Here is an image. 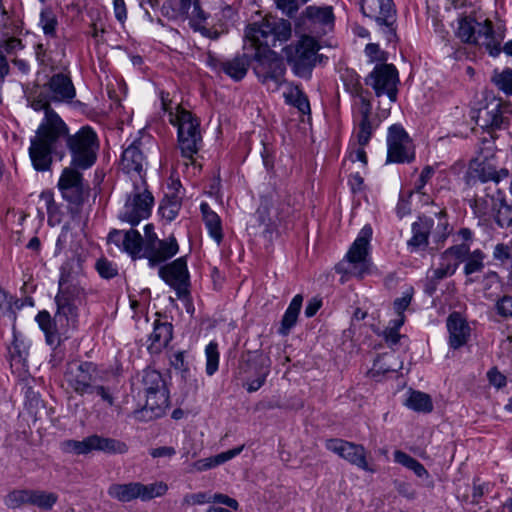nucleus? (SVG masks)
<instances>
[{
	"mask_svg": "<svg viewBox=\"0 0 512 512\" xmlns=\"http://www.w3.org/2000/svg\"><path fill=\"white\" fill-rule=\"evenodd\" d=\"M206 355V373L209 376L215 374L219 365V352L216 342H210L205 348Z\"/></svg>",
	"mask_w": 512,
	"mask_h": 512,
	"instance_id": "c03bdc74",
	"label": "nucleus"
},
{
	"mask_svg": "<svg viewBox=\"0 0 512 512\" xmlns=\"http://www.w3.org/2000/svg\"><path fill=\"white\" fill-rule=\"evenodd\" d=\"M50 96L42 93L31 101L35 111L44 110L45 117L39 125L36 135L31 139L29 155L34 168L46 171L50 168L52 157L64 158V151L59 148L60 137L68 131V126L61 117L50 108Z\"/></svg>",
	"mask_w": 512,
	"mask_h": 512,
	"instance_id": "f03ea898",
	"label": "nucleus"
},
{
	"mask_svg": "<svg viewBox=\"0 0 512 512\" xmlns=\"http://www.w3.org/2000/svg\"><path fill=\"white\" fill-rule=\"evenodd\" d=\"M449 345L453 349L464 346L470 337V327L459 313H452L447 319Z\"/></svg>",
	"mask_w": 512,
	"mask_h": 512,
	"instance_id": "b1692460",
	"label": "nucleus"
},
{
	"mask_svg": "<svg viewBox=\"0 0 512 512\" xmlns=\"http://www.w3.org/2000/svg\"><path fill=\"white\" fill-rule=\"evenodd\" d=\"M353 93L355 92L359 98V112L361 114L360 120H370V114L372 110V106L370 101L360 92L358 81L353 84Z\"/></svg>",
	"mask_w": 512,
	"mask_h": 512,
	"instance_id": "603ef678",
	"label": "nucleus"
},
{
	"mask_svg": "<svg viewBox=\"0 0 512 512\" xmlns=\"http://www.w3.org/2000/svg\"><path fill=\"white\" fill-rule=\"evenodd\" d=\"M472 118L483 129H500L504 123L501 100L495 98L490 100L485 106L478 109Z\"/></svg>",
	"mask_w": 512,
	"mask_h": 512,
	"instance_id": "aec40b11",
	"label": "nucleus"
},
{
	"mask_svg": "<svg viewBox=\"0 0 512 512\" xmlns=\"http://www.w3.org/2000/svg\"><path fill=\"white\" fill-rule=\"evenodd\" d=\"M200 209L203 215L204 223L209 231L210 236L219 245L222 241V226L220 217L210 208L207 203H202Z\"/></svg>",
	"mask_w": 512,
	"mask_h": 512,
	"instance_id": "2f4dec72",
	"label": "nucleus"
},
{
	"mask_svg": "<svg viewBox=\"0 0 512 512\" xmlns=\"http://www.w3.org/2000/svg\"><path fill=\"white\" fill-rule=\"evenodd\" d=\"M153 203L154 198L145 187V184H142V186L135 185L119 213V219L132 226L137 225L140 221L150 216Z\"/></svg>",
	"mask_w": 512,
	"mask_h": 512,
	"instance_id": "f8f14e48",
	"label": "nucleus"
},
{
	"mask_svg": "<svg viewBox=\"0 0 512 512\" xmlns=\"http://www.w3.org/2000/svg\"><path fill=\"white\" fill-rule=\"evenodd\" d=\"M138 383L146 398L145 405L139 412L141 417L150 420L164 415L169 406V394L161 373L147 368L140 374Z\"/></svg>",
	"mask_w": 512,
	"mask_h": 512,
	"instance_id": "39448f33",
	"label": "nucleus"
},
{
	"mask_svg": "<svg viewBox=\"0 0 512 512\" xmlns=\"http://www.w3.org/2000/svg\"><path fill=\"white\" fill-rule=\"evenodd\" d=\"M476 37L473 43L483 45L489 51V54L496 57L501 52L500 41L495 37L492 29V23L485 20L483 23L475 21Z\"/></svg>",
	"mask_w": 512,
	"mask_h": 512,
	"instance_id": "393cba45",
	"label": "nucleus"
},
{
	"mask_svg": "<svg viewBox=\"0 0 512 512\" xmlns=\"http://www.w3.org/2000/svg\"><path fill=\"white\" fill-rule=\"evenodd\" d=\"M239 373L246 375V389L252 393L259 390L265 383L269 367L263 362L249 360L240 365Z\"/></svg>",
	"mask_w": 512,
	"mask_h": 512,
	"instance_id": "5701e85b",
	"label": "nucleus"
},
{
	"mask_svg": "<svg viewBox=\"0 0 512 512\" xmlns=\"http://www.w3.org/2000/svg\"><path fill=\"white\" fill-rule=\"evenodd\" d=\"M180 207L181 203L176 197L168 198L162 202L160 206V213L163 218L168 221H172L177 217Z\"/></svg>",
	"mask_w": 512,
	"mask_h": 512,
	"instance_id": "49530a36",
	"label": "nucleus"
},
{
	"mask_svg": "<svg viewBox=\"0 0 512 512\" xmlns=\"http://www.w3.org/2000/svg\"><path fill=\"white\" fill-rule=\"evenodd\" d=\"M291 24L285 19L266 16L261 22L248 26L245 37L256 49L254 72L258 79L277 90L283 82L285 66L278 55L269 47L285 42L291 37Z\"/></svg>",
	"mask_w": 512,
	"mask_h": 512,
	"instance_id": "f257e3e1",
	"label": "nucleus"
},
{
	"mask_svg": "<svg viewBox=\"0 0 512 512\" xmlns=\"http://www.w3.org/2000/svg\"><path fill=\"white\" fill-rule=\"evenodd\" d=\"M394 461L412 470L420 478H427L429 475L425 467L419 461L403 451L396 450L394 452Z\"/></svg>",
	"mask_w": 512,
	"mask_h": 512,
	"instance_id": "c9c22d12",
	"label": "nucleus"
},
{
	"mask_svg": "<svg viewBox=\"0 0 512 512\" xmlns=\"http://www.w3.org/2000/svg\"><path fill=\"white\" fill-rule=\"evenodd\" d=\"M31 490H14L5 497L7 507L15 509L22 505H30Z\"/></svg>",
	"mask_w": 512,
	"mask_h": 512,
	"instance_id": "37998d69",
	"label": "nucleus"
},
{
	"mask_svg": "<svg viewBox=\"0 0 512 512\" xmlns=\"http://www.w3.org/2000/svg\"><path fill=\"white\" fill-rule=\"evenodd\" d=\"M92 446L93 451L107 454H125L128 452V445L125 442L97 434L92 435Z\"/></svg>",
	"mask_w": 512,
	"mask_h": 512,
	"instance_id": "c85d7f7f",
	"label": "nucleus"
},
{
	"mask_svg": "<svg viewBox=\"0 0 512 512\" xmlns=\"http://www.w3.org/2000/svg\"><path fill=\"white\" fill-rule=\"evenodd\" d=\"M457 36L466 43H473L476 37L475 20L472 18H463L459 21Z\"/></svg>",
	"mask_w": 512,
	"mask_h": 512,
	"instance_id": "a19ab883",
	"label": "nucleus"
},
{
	"mask_svg": "<svg viewBox=\"0 0 512 512\" xmlns=\"http://www.w3.org/2000/svg\"><path fill=\"white\" fill-rule=\"evenodd\" d=\"M494 219L501 228H508L512 225V206L508 205L503 198L496 202L493 210Z\"/></svg>",
	"mask_w": 512,
	"mask_h": 512,
	"instance_id": "ea45409f",
	"label": "nucleus"
},
{
	"mask_svg": "<svg viewBox=\"0 0 512 512\" xmlns=\"http://www.w3.org/2000/svg\"><path fill=\"white\" fill-rule=\"evenodd\" d=\"M86 281L78 283H67L58 286V293L55 297L57 312L52 319L47 311H41L36 316L39 327L44 332L46 342L49 345H57L60 341V334L70 326H74L78 317V304L86 296Z\"/></svg>",
	"mask_w": 512,
	"mask_h": 512,
	"instance_id": "7ed1b4c3",
	"label": "nucleus"
},
{
	"mask_svg": "<svg viewBox=\"0 0 512 512\" xmlns=\"http://www.w3.org/2000/svg\"><path fill=\"white\" fill-rule=\"evenodd\" d=\"M398 82V71L392 64L375 66L366 78V84L374 89L376 96L386 95L390 102H395L397 99Z\"/></svg>",
	"mask_w": 512,
	"mask_h": 512,
	"instance_id": "ddd939ff",
	"label": "nucleus"
},
{
	"mask_svg": "<svg viewBox=\"0 0 512 512\" xmlns=\"http://www.w3.org/2000/svg\"><path fill=\"white\" fill-rule=\"evenodd\" d=\"M172 324L168 322H154V329L148 338V350L151 353H159L172 339Z\"/></svg>",
	"mask_w": 512,
	"mask_h": 512,
	"instance_id": "a878e982",
	"label": "nucleus"
},
{
	"mask_svg": "<svg viewBox=\"0 0 512 512\" xmlns=\"http://www.w3.org/2000/svg\"><path fill=\"white\" fill-rule=\"evenodd\" d=\"M168 487L163 482L142 484L140 482L114 483L107 490L108 495L119 502H130L135 499L149 501L164 495Z\"/></svg>",
	"mask_w": 512,
	"mask_h": 512,
	"instance_id": "9b49d317",
	"label": "nucleus"
},
{
	"mask_svg": "<svg viewBox=\"0 0 512 512\" xmlns=\"http://www.w3.org/2000/svg\"><path fill=\"white\" fill-rule=\"evenodd\" d=\"M319 49L318 41L305 35L296 43L286 46L283 52L293 72L299 77L309 78L315 66Z\"/></svg>",
	"mask_w": 512,
	"mask_h": 512,
	"instance_id": "6e6552de",
	"label": "nucleus"
},
{
	"mask_svg": "<svg viewBox=\"0 0 512 512\" xmlns=\"http://www.w3.org/2000/svg\"><path fill=\"white\" fill-rule=\"evenodd\" d=\"M21 47V41L17 38L11 37L0 42V49L4 53H11Z\"/></svg>",
	"mask_w": 512,
	"mask_h": 512,
	"instance_id": "774afa93",
	"label": "nucleus"
},
{
	"mask_svg": "<svg viewBox=\"0 0 512 512\" xmlns=\"http://www.w3.org/2000/svg\"><path fill=\"white\" fill-rule=\"evenodd\" d=\"M491 81L498 90L507 96H512V68H505L501 71L494 70Z\"/></svg>",
	"mask_w": 512,
	"mask_h": 512,
	"instance_id": "58836bf2",
	"label": "nucleus"
},
{
	"mask_svg": "<svg viewBox=\"0 0 512 512\" xmlns=\"http://www.w3.org/2000/svg\"><path fill=\"white\" fill-rule=\"evenodd\" d=\"M372 236L370 226H364L346 255V260L336 266L339 273L363 277L369 269L368 246Z\"/></svg>",
	"mask_w": 512,
	"mask_h": 512,
	"instance_id": "1a4fd4ad",
	"label": "nucleus"
},
{
	"mask_svg": "<svg viewBox=\"0 0 512 512\" xmlns=\"http://www.w3.org/2000/svg\"><path fill=\"white\" fill-rule=\"evenodd\" d=\"M62 140L71 156V166L86 170L90 168L97 159L99 140L96 132L89 126H83L76 133L69 134V130L60 137L59 148L65 152Z\"/></svg>",
	"mask_w": 512,
	"mask_h": 512,
	"instance_id": "423d86ee",
	"label": "nucleus"
},
{
	"mask_svg": "<svg viewBox=\"0 0 512 512\" xmlns=\"http://www.w3.org/2000/svg\"><path fill=\"white\" fill-rule=\"evenodd\" d=\"M405 322V316L396 317L389 322L388 327L384 330V338L390 347H393L399 342L401 335L398 330Z\"/></svg>",
	"mask_w": 512,
	"mask_h": 512,
	"instance_id": "79ce46f5",
	"label": "nucleus"
},
{
	"mask_svg": "<svg viewBox=\"0 0 512 512\" xmlns=\"http://www.w3.org/2000/svg\"><path fill=\"white\" fill-rule=\"evenodd\" d=\"M443 262L440 264L439 267L431 270L429 272V275H431V281L435 279L436 281H440L441 279H444L447 276H450L454 274L457 268V262H450L442 260Z\"/></svg>",
	"mask_w": 512,
	"mask_h": 512,
	"instance_id": "3c124183",
	"label": "nucleus"
},
{
	"mask_svg": "<svg viewBox=\"0 0 512 512\" xmlns=\"http://www.w3.org/2000/svg\"><path fill=\"white\" fill-rule=\"evenodd\" d=\"M468 254V247L465 245L449 248L442 256V260L450 261L463 259Z\"/></svg>",
	"mask_w": 512,
	"mask_h": 512,
	"instance_id": "4d7b16f0",
	"label": "nucleus"
},
{
	"mask_svg": "<svg viewBox=\"0 0 512 512\" xmlns=\"http://www.w3.org/2000/svg\"><path fill=\"white\" fill-rule=\"evenodd\" d=\"M142 145V140L136 139L127 148H125L122 153L121 165L123 170L127 173L136 172L141 179V183L144 185L145 182L143 180L142 172L146 165V157L144 155Z\"/></svg>",
	"mask_w": 512,
	"mask_h": 512,
	"instance_id": "412c9836",
	"label": "nucleus"
},
{
	"mask_svg": "<svg viewBox=\"0 0 512 512\" xmlns=\"http://www.w3.org/2000/svg\"><path fill=\"white\" fill-rule=\"evenodd\" d=\"M276 6L288 17H293L299 9L296 0H276Z\"/></svg>",
	"mask_w": 512,
	"mask_h": 512,
	"instance_id": "052dcab7",
	"label": "nucleus"
},
{
	"mask_svg": "<svg viewBox=\"0 0 512 512\" xmlns=\"http://www.w3.org/2000/svg\"><path fill=\"white\" fill-rule=\"evenodd\" d=\"M159 276L175 289L178 298L189 295V272L185 257H180L159 269Z\"/></svg>",
	"mask_w": 512,
	"mask_h": 512,
	"instance_id": "4468645a",
	"label": "nucleus"
},
{
	"mask_svg": "<svg viewBox=\"0 0 512 512\" xmlns=\"http://www.w3.org/2000/svg\"><path fill=\"white\" fill-rule=\"evenodd\" d=\"M404 404L409 409L422 413H429L433 409L431 397L420 391H410Z\"/></svg>",
	"mask_w": 512,
	"mask_h": 512,
	"instance_id": "473e14b6",
	"label": "nucleus"
},
{
	"mask_svg": "<svg viewBox=\"0 0 512 512\" xmlns=\"http://www.w3.org/2000/svg\"><path fill=\"white\" fill-rule=\"evenodd\" d=\"M249 64L248 57L243 54L231 60L217 61L214 63V66L232 79L239 81L246 75Z\"/></svg>",
	"mask_w": 512,
	"mask_h": 512,
	"instance_id": "bb28decb",
	"label": "nucleus"
},
{
	"mask_svg": "<svg viewBox=\"0 0 512 512\" xmlns=\"http://www.w3.org/2000/svg\"><path fill=\"white\" fill-rule=\"evenodd\" d=\"M183 503L186 505H201L204 503H211V494L206 492L186 494L183 498Z\"/></svg>",
	"mask_w": 512,
	"mask_h": 512,
	"instance_id": "6e6d98bb",
	"label": "nucleus"
},
{
	"mask_svg": "<svg viewBox=\"0 0 512 512\" xmlns=\"http://www.w3.org/2000/svg\"><path fill=\"white\" fill-rule=\"evenodd\" d=\"M326 447L352 465L366 471L370 470L366 459V451L362 445L342 439H331L327 441Z\"/></svg>",
	"mask_w": 512,
	"mask_h": 512,
	"instance_id": "a211bd4d",
	"label": "nucleus"
},
{
	"mask_svg": "<svg viewBox=\"0 0 512 512\" xmlns=\"http://www.w3.org/2000/svg\"><path fill=\"white\" fill-rule=\"evenodd\" d=\"M257 216L259 221L270 228L276 224L279 219L278 209L275 207L272 199L267 197L263 198L261 204L257 210Z\"/></svg>",
	"mask_w": 512,
	"mask_h": 512,
	"instance_id": "f704fd0d",
	"label": "nucleus"
},
{
	"mask_svg": "<svg viewBox=\"0 0 512 512\" xmlns=\"http://www.w3.org/2000/svg\"><path fill=\"white\" fill-rule=\"evenodd\" d=\"M186 16L195 26L202 24L207 19V15L200 7L199 1L196 4H194V6L191 8V10L188 11Z\"/></svg>",
	"mask_w": 512,
	"mask_h": 512,
	"instance_id": "bf43d9fd",
	"label": "nucleus"
},
{
	"mask_svg": "<svg viewBox=\"0 0 512 512\" xmlns=\"http://www.w3.org/2000/svg\"><path fill=\"white\" fill-rule=\"evenodd\" d=\"M433 174H434V169L431 166H426L422 170V172L419 176V179L415 183V190L418 193H423L422 189L427 184V182L432 178Z\"/></svg>",
	"mask_w": 512,
	"mask_h": 512,
	"instance_id": "e2e57ef3",
	"label": "nucleus"
},
{
	"mask_svg": "<svg viewBox=\"0 0 512 512\" xmlns=\"http://www.w3.org/2000/svg\"><path fill=\"white\" fill-rule=\"evenodd\" d=\"M483 259H484V255L480 250H476L473 253L469 254L467 256V258L465 259L466 260V264L464 267L465 274L470 275V274H473L476 272H480L484 267Z\"/></svg>",
	"mask_w": 512,
	"mask_h": 512,
	"instance_id": "09e8293b",
	"label": "nucleus"
},
{
	"mask_svg": "<svg viewBox=\"0 0 512 512\" xmlns=\"http://www.w3.org/2000/svg\"><path fill=\"white\" fill-rule=\"evenodd\" d=\"M411 299H412L411 295L407 293L404 296H402L401 298H397L394 301L393 307H394L395 313L397 314V317L405 316L404 311L410 305Z\"/></svg>",
	"mask_w": 512,
	"mask_h": 512,
	"instance_id": "69168bd1",
	"label": "nucleus"
},
{
	"mask_svg": "<svg viewBox=\"0 0 512 512\" xmlns=\"http://www.w3.org/2000/svg\"><path fill=\"white\" fill-rule=\"evenodd\" d=\"M433 226V220L427 217H421L413 223L412 232L413 236L409 240V246L413 248L425 247L428 244V236Z\"/></svg>",
	"mask_w": 512,
	"mask_h": 512,
	"instance_id": "c756f323",
	"label": "nucleus"
},
{
	"mask_svg": "<svg viewBox=\"0 0 512 512\" xmlns=\"http://www.w3.org/2000/svg\"><path fill=\"white\" fill-rule=\"evenodd\" d=\"M169 116L170 122L178 128V145L182 156L193 159L202 143L198 119L180 106L176 107L175 113L169 111Z\"/></svg>",
	"mask_w": 512,
	"mask_h": 512,
	"instance_id": "0eeeda50",
	"label": "nucleus"
},
{
	"mask_svg": "<svg viewBox=\"0 0 512 512\" xmlns=\"http://www.w3.org/2000/svg\"><path fill=\"white\" fill-rule=\"evenodd\" d=\"M108 241L128 253L132 259L147 258L150 267L170 259L179 250L176 239L171 237L168 240H150L149 248L142 253L143 237L134 229L126 232L113 230L109 233Z\"/></svg>",
	"mask_w": 512,
	"mask_h": 512,
	"instance_id": "20e7f679",
	"label": "nucleus"
},
{
	"mask_svg": "<svg viewBox=\"0 0 512 512\" xmlns=\"http://www.w3.org/2000/svg\"><path fill=\"white\" fill-rule=\"evenodd\" d=\"M501 194L498 193L497 196L494 195H486L485 197H480L475 199V210L477 213L481 215H487L496 207V202L501 200Z\"/></svg>",
	"mask_w": 512,
	"mask_h": 512,
	"instance_id": "a18cd8bd",
	"label": "nucleus"
},
{
	"mask_svg": "<svg viewBox=\"0 0 512 512\" xmlns=\"http://www.w3.org/2000/svg\"><path fill=\"white\" fill-rule=\"evenodd\" d=\"M40 25L45 35L53 36L57 26L56 15L50 9H45L40 14Z\"/></svg>",
	"mask_w": 512,
	"mask_h": 512,
	"instance_id": "8fccbe9b",
	"label": "nucleus"
},
{
	"mask_svg": "<svg viewBox=\"0 0 512 512\" xmlns=\"http://www.w3.org/2000/svg\"><path fill=\"white\" fill-rule=\"evenodd\" d=\"M358 126L359 130L357 132V140L359 145L364 147L368 144L371 138L373 126L370 120H360Z\"/></svg>",
	"mask_w": 512,
	"mask_h": 512,
	"instance_id": "864d4df0",
	"label": "nucleus"
},
{
	"mask_svg": "<svg viewBox=\"0 0 512 512\" xmlns=\"http://www.w3.org/2000/svg\"><path fill=\"white\" fill-rule=\"evenodd\" d=\"M284 97L287 103L295 106L302 113L310 112L308 98L298 86H291L289 90L284 93Z\"/></svg>",
	"mask_w": 512,
	"mask_h": 512,
	"instance_id": "e433bc0d",
	"label": "nucleus"
},
{
	"mask_svg": "<svg viewBox=\"0 0 512 512\" xmlns=\"http://www.w3.org/2000/svg\"><path fill=\"white\" fill-rule=\"evenodd\" d=\"M212 502L224 504V505L232 508L233 510H237L239 508V504L235 499H233L225 494H222V493L211 494V503Z\"/></svg>",
	"mask_w": 512,
	"mask_h": 512,
	"instance_id": "0e129e2a",
	"label": "nucleus"
},
{
	"mask_svg": "<svg viewBox=\"0 0 512 512\" xmlns=\"http://www.w3.org/2000/svg\"><path fill=\"white\" fill-rule=\"evenodd\" d=\"M361 11L377 24L388 42L396 39L397 13L393 0H362Z\"/></svg>",
	"mask_w": 512,
	"mask_h": 512,
	"instance_id": "9d476101",
	"label": "nucleus"
},
{
	"mask_svg": "<svg viewBox=\"0 0 512 512\" xmlns=\"http://www.w3.org/2000/svg\"><path fill=\"white\" fill-rule=\"evenodd\" d=\"M96 270L101 277L110 279L117 275V267L105 258H101L96 262Z\"/></svg>",
	"mask_w": 512,
	"mask_h": 512,
	"instance_id": "5fc2aeb1",
	"label": "nucleus"
},
{
	"mask_svg": "<svg viewBox=\"0 0 512 512\" xmlns=\"http://www.w3.org/2000/svg\"><path fill=\"white\" fill-rule=\"evenodd\" d=\"M387 146V162H410L414 158L409 136L400 125L389 128Z\"/></svg>",
	"mask_w": 512,
	"mask_h": 512,
	"instance_id": "2eb2a0df",
	"label": "nucleus"
},
{
	"mask_svg": "<svg viewBox=\"0 0 512 512\" xmlns=\"http://www.w3.org/2000/svg\"><path fill=\"white\" fill-rule=\"evenodd\" d=\"M13 298L3 289H0V318L12 313Z\"/></svg>",
	"mask_w": 512,
	"mask_h": 512,
	"instance_id": "680f3d73",
	"label": "nucleus"
},
{
	"mask_svg": "<svg viewBox=\"0 0 512 512\" xmlns=\"http://www.w3.org/2000/svg\"><path fill=\"white\" fill-rule=\"evenodd\" d=\"M58 500L57 494L44 490H31L30 505L50 510Z\"/></svg>",
	"mask_w": 512,
	"mask_h": 512,
	"instance_id": "4c0bfd02",
	"label": "nucleus"
},
{
	"mask_svg": "<svg viewBox=\"0 0 512 512\" xmlns=\"http://www.w3.org/2000/svg\"><path fill=\"white\" fill-rule=\"evenodd\" d=\"M86 281L81 260L78 257H72L68 259L60 268V277L58 286L66 285L67 283H78Z\"/></svg>",
	"mask_w": 512,
	"mask_h": 512,
	"instance_id": "cd10ccee",
	"label": "nucleus"
},
{
	"mask_svg": "<svg viewBox=\"0 0 512 512\" xmlns=\"http://www.w3.org/2000/svg\"><path fill=\"white\" fill-rule=\"evenodd\" d=\"M302 302L303 297L300 294L294 296L290 302L281 320V326L279 328V333L281 335H288L290 330L295 326L302 307Z\"/></svg>",
	"mask_w": 512,
	"mask_h": 512,
	"instance_id": "7c9ffc66",
	"label": "nucleus"
},
{
	"mask_svg": "<svg viewBox=\"0 0 512 512\" xmlns=\"http://www.w3.org/2000/svg\"><path fill=\"white\" fill-rule=\"evenodd\" d=\"M78 169L71 165L64 168L58 181L62 197L75 205H80L83 202L85 193L82 174Z\"/></svg>",
	"mask_w": 512,
	"mask_h": 512,
	"instance_id": "f3484780",
	"label": "nucleus"
},
{
	"mask_svg": "<svg viewBox=\"0 0 512 512\" xmlns=\"http://www.w3.org/2000/svg\"><path fill=\"white\" fill-rule=\"evenodd\" d=\"M28 348L29 347L23 341L15 338L9 349L11 360L17 364H24L29 354Z\"/></svg>",
	"mask_w": 512,
	"mask_h": 512,
	"instance_id": "de8ad7c7",
	"label": "nucleus"
},
{
	"mask_svg": "<svg viewBox=\"0 0 512 512\" xmlns=\"http://www.w3.org/2000/svg\"><path fill=\"white\" fill-rule=\"evenodd\" d=\"M44 88L48 89L50 100L54 102L70 101L76 95L70 77L63 73L54 74Z\"/></svg>",
	"mask_w": 512,
	"mask_h": 512,
	"instance_id": "4be33fe9",
	"label": "nucleus"
},
{
	"mask_svg": "<svg viewBox=\"0 0 512 512\" xmlns=\"http://www.w3.org/2000/svg\"><path fill=\"white\" fill-rule=\"evenodd\" d=\"M60 449L65 454L87 455L93 452L92 435L83 440H64L60 443Z\"/></svg>",
	"mask_w": 512,
	"mask_h": 512,
	"instance_id": "72a5a7b5",
	"label": "nucleus"
},
{
	"mask_svg": "<svg viewBox=\"0 0 512 512\" xmlns=\"http://www.w3.org/2000/svg\"><path fill=\"white\" fill-rule=\"evenodd\" d=\"M96 366L91 362H73L67 367L65 378L73 390L83 395L92 392V383L95 381Z\"/></svg>",
	"mask_w": 512,
	"mask_h": 512,
	"instance_id": "dca6fc26",
	"label": "nucleus"
},
{
	"mask_svg": "<svg viewBox=\"0 0 512 512\" xmlns=\"http://www.w3.org/2000/svg\"><path fill=\"white\" fill-rule=\"evenodd\" d=\"M499 315L505 318L512 317V296H503L496 303Z\"/></svg>",
	"mask_w": 512,
	"mask_h": 512,
	"instance_id": "13d9d810",
	"label": "nucleus"
},
{
	"mask_svg": "<svg viewBox=\"0 0 512 512\" xmlns=\"http://www.w3.org/2000/svg\"><path fill=\"white\" fill-rule=\"evenodd\" d=\"M487 377L490 384L496 388H501L506 385V377L495 368L488 371Z\"/></svg>",
	"mask_w": 512,
	"mask_h": 512,
	"instance_id": "338daca9",
	"label": "nucleus"
},
{
	"mask_svg": "<svg viewBox=\"0 0 512 512\" xmlns=\"http://www.w3.org/2000/svg\"><path fill=\"white\" fill-rule=\"evenodd\" d=\"M305 15L307 19L304 23L310 31L326 34L334 25L333 10L330 6H309L305 10Z\"/></svg>",
	"mask_w": 512,
	"mask_h": 512,
	"instance_id": "6ab92c4d",
	"label": "nucleus"
}]
</instances>
